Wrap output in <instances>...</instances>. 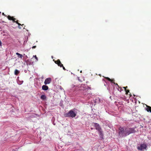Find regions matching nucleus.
I'll list each match as a JSON object with an SVG mask.
<instances>
[{
	"label": "nucleus",
	"mask_w": 151,
	"mask_h": 151,
	"mask_svg": "<svg viewBox=\"0 0 151 151\" xmlns=\"http://www.w3.org/2000/svg\"><path fill=\"white\" fill-rule=\"evenodd\" d=\"M36 47V46H34L32 47V48L33 49H34V48H35Z\"/></svg>",
	"instance_id": "obj_21"
},
{
	"label": "nucleus",
	"mask_w": 151,
	"mask_h": 151,
	"mask_svg": "<svg viewBox=\"0 0 151 151\" xmlns=\"http://www.w3.org/2000/svg\"><path fill=\"white\" fill-rule=\"evenodd\" d=\"M147 145L145 144H140L137 147V149L138 150H142L143 149H145L147 148Z\"/></svg>",
	"instance_id": "obj_3"
},
{
	"label": "nucleus",
	"mask_w": 151,
	"mask_h": 151,
	"mask_svg": "<svg viewBox=\"0 0 151 151\" xmlns=\"http://www.w3.org/2000/svg\"><path fill=\"white\" fill-rule=\"evenodd\" d=\"M65 117H70L72 118L75 117L76 116V114L72 110H70L68 113L65 114Z\"/></svg>",
	"instance_id": "obj_2"
},
{
	"label": "nucleus",
	"mask_w": 151,
	"mask_h": 151,
	"mask_svg": "<svg viewBox=\"0 0 151 151\" xmlns=\"http://www.w3.org/2000/svg\"><path fill=\"white\" fill-rule=\"evenodd\" d=\"M73 86L74 87V86Z\"/></svg>",
	"instance_id": "obj_28"
},
{
	"label": "nucleus",
	"mask_w": 151,
	"mask_h": 151,
	"mask_svg": "<svg viewBox=\"0 0 151 151\" xmlns=\"http://www.w3.org/2000/svg\"><path fill=\"white\" fill-rule=\"evenodd\" d=\"M16 54L18 55V58H21V59H22V57H23V55H22V54H21L19 53L18 52H16Z\"/></svg>",
	"instance_id": "obj_12"
},
{
	"label": "nucleus",
	"mask_w": 151,
	"mask_h": 151,
	"mask_svg": "<svg viewBox=\"0 0 151 151\" xmlns=\"http://www.w3.org/2000/svg\"><path fill=\"white\" fill-rule=\"evenodd\" d=\"M19 72L18 70L17 69L15 70L14 71V74L15 75H17L18 74H19Z\"/></svg>",
	"instance_id": "obj_14"
},
{
	"label": "nucleus",
	"mask_w": 151,
	"mask_h": 151,
	"mask_svg": "<svg viewBox=\"0 0 151 151\" xmlns=\"http://www.w3.org/2000/svg\"><path fill=\"white\" fill-rule=\"evenodd\" d=\"M88 91V90L87 89H85L84 90V91L86 92V91Z\"/></svg>",
	"instance_id": "obj_20"
},
{
	"label": "nucleus",
	"mask_w": 151,
	"mask_h": 151,
	"mask_svg": "<svg viewBox=\"0 0 151 151\" xmlns=\"http://www.w3.org/2000/svg\"><path fill=\"white\" fill-rule=\"evenodd\" d=\"M40 99L43 100H44L46 99V97L45 95H42L41 96Z\"/></svg>",
	"instance_id": "obj_13"
},
{
	"label": "nucleus",
	"mask_w": 151,
	"mask_h": 151,
	"mask_svg": "<svg viewBox=\"0 0 151 151\" xmlns=\"http://www.w3.org/2000/svg\"><path fill=\"white\" fill-rule=\"evenodd\" d=\"M116 85L117 86V87L119 88H118V91H119L120 92H121L122 91V88L121 87H119V86L118 85L117 83H116Z\"/></svg>",
	"instance_id": "obj_15"
},
{
	"label": "nucleus",
	"mask_w": 151,
	"mask_h": 151,
	"mask_svg": "<svg viewBox=\"0 0 151 151\" xmlns=\"http://www.w3.org/2000/svg\"><path fill=\"white\" fill-rule=\"evenodd\" d=\"M119 134L120 136L126 137L130 134L135 132V131L134 128L123 127H120L119 129Z\"/></svg>",
	"instance_id": "obj_1"
},
{
	"label": "nucleus",
	"mask_w": 151,
	"mask_h": 151,
	"mask_svg": "<svg viewBox=\"0 0 151 151\" xmlns=\"http://www.w3.org/2000/svg\"><path fill=\"white\" fill-rule=\"evenodd\" d=\"M42 89L43 90L46 91L48 89V87L46 85H43L42 86Z\"/></svg>",
	"instance_id": "obj_9"
},
{
	"label": "nucleus",
	"mask_w": 151,
	"mask_h": 151,
	"mask_svg": "<svg viewBox=\"0 0 151 151\" xmlns=\"http://www.w3.org/2000/svg\"><path fill=\"white\" fill-rule=\"evenodd\" d=\"M82 87V85L81 86V88H80V90H82V88H81V87Z\"/></svg>",
	"instance_id": "obj_25"
},
{
	"label": "nucleus",
	"mask_w": 151,
	"mask_h": 151,
	"mask_svg": "<svg viewBox=\"0 0 151 151\" xmlns=\"http://www.w3.org/2000/svg\"><path fill=\"white\" fill-rule=\"evenodd\" d=\"M80 72L81 73H82V71L81 70V71Z\"/></svg>",
	"instance_id": "obj_27"
},
{
	"label": "nucleus",
	"mask_w": 151,
	"mask_h": 151,
	"mask_svg": "<svg viewBox=\"0 0 151 151\" xmlns=\"http://www.w3.org/2000/svg\"><path fill=\"white\" fill-rule=\"evenodd\" d=\"M146 110L147 111L151 112V107L147 105L146 106Z\"/></svg>",
	"instance_id": "obj_11"
},
{
	"label": "nucleus",
	"mask_w": 151,
	"mask_h": 151,
	"mask_svg": "<svg viewBox=\"0 0 151 151\" xmlns=\"http://www.w3.org/2000/svg\"><path fill=\"white\" fill-rule=\"evenodd\" d=\"M24 24H22V25H21L23 26H24Z\"/></svg>",
	"instance_id": "obj_26"
},
{
	"label": "nucleus",
	"mask_w": 151,
	"mask_h": 151,
	"mask_svg": "<svg viewBox=\"0 0 151 151\" xmlns=\"http://www.w3.org/2000/svg\"><path fill=\"white\" fill-rule=\"evenodd\" d=\"M55 63L60 67H62V66H63V64H62L59 59H58L57 60L55 61Z\"/></svg>",
	"instance_id": "obj_4"
},
{
	"label": "nucleus",
	"mask_w": 151,
	"mask_h": 151,
	"mask_svg": "<svg viewBox=\"0 0 151 151\" xmlns=\"http://www.w3.org/2000/svg\"><path fill=\"white\" fill-rule=\"evenodd\" d=\"M62 67H63V69L64 70H65V68L63 66H62Z\"/></svg>",
	"instance_id": "obj_22"
},
{
	"label": "nucleus",
	"mask_w": 151,
	"mask_h": 151,
	"mask_svg": "<svg viewBox=\"0 0 151 151\" xmlns=\"http://www.w3.org/2000/svg\"><path fill=\"white\" fill-rule=\"evenodd\" d=\"M126 93V94H127L128 93H129V90H126L125 91Z\"/></svg>",
	"instance_id": "obj_17"
},
{
	"label": "nucleus",
	"mask_w": 151,
	"mask_h": 151,
	"mask_svg": "<svg viewBox=\"0 0 151 151\" xmlns=\"http://www.w3.org/2000/svg\"><path fill=\"white\" fill-rule=\"evenodd\" d=\"M7 18L9 19V20H12L13 21V22H16V21L15 20L16 19L14 18V17H11L9 15H8L7 17Z\"/></svg>",
	"instance_id": "obj_7"
},
{
	"label": "nucleus",
	"mask_w": 151,
	"mask_h": 151,
	"mask_svg": "<svg viewBox=\"0 0 151 151\" xmlns=\"http://www.w3.org/2000/svg\"><path fill=\"white\" fill-rule=\"evenodd\" d=\"M98 132L100 137L102 138H103V132L101 130V129L100 130V131H98Z\"/></svg>",
	"instance_id": "obj_10"
},
{
	"label": "nucleus",
	"mask_w": 151,
	"mask_h": 151,
	"mask_svg": "<svg viewBox=\"0 0 151 151\" xmlns=\"http://www.w3.org/2000/svg\"><path fill=\"white\" fill-rule=\"evenodd\" d=\"M51 79L50 78H46L44 82V83L45 85L49 84L51 82Z\"/></svg>",
	"instance_id": "obj_5"
},
{
	"label": "nucleus",
	"mask_w": 151,
	"mask_h": 151,
	"mask_svg": "<svg viewBox=\"0 0 151 151\" xmlns=\"http://www.w3.org/2000/svg\"><path fill=\"white\" fill-rule=\"evenodd\" d=\"M105 78L109 81L111 82V83H113L114 84L116 85V83H115L114 82L115 81L114 79H110L108 77H106Z\"/></svg>",
	"instance_id": "obj_8"
},
{
	"label": "nucleus",
	"mask_w": 151,
	"mask_h": 151,
	"mask_svg": "<svg viewBox=\"0 0 151 151\" xmlns=\"http://www.w3.org/2000/svg\"><path fill=\"white\" fill-rule=\"evenodd\" d=\"M123 88H124L125 91L126 90H127V86L126 87H123Z\"/></svg>",
	"instance_id": "obj_19"
},
{
	"label": "nucleus",
	"mask_w": 151,
	"mask_h": 151,
	"mask_svg": "<svg viewBox=\"0 0 151 151\" xmlns=\"http://www.w3.org/2000/svg\"><path fill=\"white\" fill-rule=\"evenodd\" d=\"M16 22L18 24V25H19V26H18V27L20 29L21 28V27H19V26H20V25H21V24L19 23L18 22V20H17Z\"/></svg>",
	"instance_id": "obj_16"
},
{
	"label": "nucleus",
	"mask_w": 151,
	"mask_h": 151,
	"mask_svg": "<svg viewBox=\"0 0 151 151\" xmlns=\"http://www.w3.org/2000/svg\"><path fill=\"white\" fill-rule=\"evenodd\" d=\"M94 127L95 128V129L98 131H100V130H101V129L100 127L99 124L97 123H94Z\"/></svg>",
	"instance_id": "obj_6"
},
{
	"label": "nucleus",
	"mask_w": 151,
	"mask_h": 151,
	"mask_svg": "<svg viewBox=\"0 0 151 151\" xmlns=\"http://www.w3.org/2000/svg\"><path fill=\"white\" fill-rule=\"evenodd\" d=\"M1 13V12H0V14Z\"/></svg>",
	"instance_id": "obj_29"
},
{
	"label": "nucleus",
	"mask_w": 151,
	"mask_h": 151,
	"mask_svg": "<svg viewBox=\"0 0 151 151\" xmlns=\"http://www.w3.org/2000/svg\"><path fill=\"white\" fill-rule=\"evenodd\" d=\"M33 57H35V59H36V61H38V58H37V56H36V55H34L33 56Z\"/></svg>",
	"instance_id": "obj_18"
},
{
	"label": "nucleus",
	"mask_w": 151,
	"mask_h": 151,
	"mask_svg": "<svg viewBox=\"0 0 151 151\" xmlns=\"http://www.w3.org/2000/svg\"><path fill=\"white\" fill-rule=\"evenodd\" d=\"M2 14L3 15L5 16H6V15L4 14V13H2Z\"/></svg>",
	"instance_id": "obj_23"
},
{
	"label": "nucleus",
	"mask_w": 151,
	"mask_h": 151,
	"mask_svg": "<svg viewBox=\"0 0 151 151\" xmlns=\"http://www.w3.org/2000/svg\"><path fill=\"white\" fill-rule=\"evenodd\" d=\"M1 44H2V43L1 42V41L0 40V46L1 45Z\"/></svg>",
	"instance_id": "obj_24"
}]
</instances>
